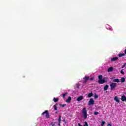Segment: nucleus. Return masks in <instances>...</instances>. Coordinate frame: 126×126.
<instances>
[{
	"instance_id": "nucleus-1",
	"label": "nucleus",
	"mask_w": 126,
	"mask_h": 126,
	"mask_svg": "<svg viewBox=\"0 0 126 126\" xmlns=\"http://www.w3.org/2000/svg\"><path fill=\"white\" fill-rule=\"evenodd\" d=\"M82 114L83 115L84 118L85 120L87 119V110H86V108H83L82 110Z\"/></svg>"
},
{
	"instance_id": "nucleus-2",
	"label": "nucleus",
	"mask_w": 126,
	"mask_h": 126,
	"mask_svg": "<svg viewBox=\"0 0 126 126\" xmlns=\"http://www.w3.org/2000/svg\"><path fill=\"white\" fill-rule=\"evenodd\" d=\"M108 82V80L107 79V78H104L103 79H100L98 80V83L99 84H104V83H106Z\"/></svg>"
},
{
	"instance_id": "nucleus-3",
	"label": "nucleus",
	"mask_w": 126,
	"mask_h": 126,
	"mask_svg": "<svg viewBox=\"0 0 126 126\" xmlns=\"http://www.w3.org/2000/svg\"><path fill=\"white\" fill-rule=\"evenodd\" d=\"M111 90H114L116 87H117V83H112L110 84Z\"/></svg>"
},
{
	"instance_id": "nucleus-4",
	"label": "nucleus",
	"mask_w": 126,
	"mask_h": 126,
	"mask_svg": "<svg viewBox=\"0 0 126 126\" xmlns=\"http://www.w3.org/2000/svg\"><path fill=\"white\" fill-rule=\"evenodd\" d=\"M45 114H46V118H47V119H49V117H50V115L49 114V112L48 111V110H46L45 112H44L43 113H42L41 114L42 116H44V115H45Z\"/></svg>"
},
{
	"instance_id": "nucleus-5",
	"label": "nucleus",
	"mask_w": 126,
	"mask_h": 126,
	"mask_svg": "<svg viewBox=\"0 0 126 126\" xmlns=\"http://www.w3.org/2000/svg\"><path fill=\"white\" fill-rule=\"evenodd\" d=\"M89 105H94V100L93 99V98H90L89 101Z\"/></svg>"
},
{
	"instance_id": "nucleus-6",
	"label": "nucleus",
	"mask_w": 126,
	"mask_h": 126,
	"mask_svg": "<svg viewBox=\"0 0 126 126\" xmlns=\"http://www.w3.org/2000/svg\"><path fill=\"white\" fill-rule=\"evenodd\" d=\"M89 78H90V77H85L83 78V79H84L83 81H84V83H86V82H87V81H88Z\"/></svg>"
},
{
	"instance_id": "nucleus-7",
	"label": "nucleus",
	"mask_w": 126,
	"mask_h": 126,
	"mask_svg": "<svg viewBox=\"0 0 126 126\" xmlns=\"http://www.w3.org/2000/svg\"><path fill=\"white\" fill-rule=\"evenodd\" d=\"M62 121V117L61 116H59L58 118V126H61V121Z\"/></svg>"
},
{
	"instance_id": "nucleus-8",
	"label": "nucleus",
	"mask_w": 126,
	"mask_h": 126,
	"mask_svg": "<svg viewBox=\"0 0 126 126\" xmlns=\"http://www.w3.org/2000/svg\"><path fill=\"white\" fill-rule=\"evenodd\" d=\"M118 59H119V58H118V57L112 58H111V62H115V61L118 60Z\"/></svg>"
},
{
	"instance_id": "nucleus-9",
	"label": "nucleus",
	"mask_w": 126,
	"mask_h": 126,
	"mask_svg": "<svg viewBox=\"0 0 126 126\" xmlns=\"http://www.w3.org/2000/svg\"><path fill=\"white\" fill-rule=\"evenodd\" d=\"M113 69H113V67H110L108 69L107 71H108V72H111V71H113Z\"/></svg>"
},
{
	"instance_id": "nucleus-10",
	"label": "nucleus",
	"mask_w": 126,
	"mask_h": 126,
	"mask_svg": "<svg viewBox=\"0 0 126 126\" xmlns=\"http://www.w3.org/2000/svg\"><path fill=\"white\" fill-rule=\"evenodd\" d=\"M114 100L116 101V102H117V103H120V100H119V98H118V96H115L114 97Z\"/></svg>"
},
{
	"instance_id": "nucleus-11",
	"label": "nucleus",
	"mask_w": 126,
	"mask_h": 126,
	"mask_svg": "<svg viewBox=\"0 0 126 126\" xmlns=\"http://www.w3.org/2000/svg\"><path fill=\"white\" fill-rule=\"evenodd\" d=\"M83 99V96H80L79 97H78L77 101H78V102H79L80 101H81V100H82Z\"/></svg>"
},
{
	"instance_id": "nucleus-12",
	"label": "nucleus",
	"mask_w": 126,
	"mask_h": 126,
	"mask_svg": "<svg viewBox=\"0 0 126 126\" xmlns=\"http://www.w3.org/2000/svg\"><path fill=\"white\" fill-rule=\"evenodd\" d=\"M108 88H109V85H106V86H105L104 87V91H106V90H108Z\"/></svg>"
},
{
	"instance_id": "nucleus-13",
	"label": "nucleus",
	"mask_w": 126,
	"mask_h": 126,
	"mask_svg": "<svg viewBox=\"0 0 126 126\" xmlns=\"http://www.w3.org/2000/svg\"><path fill=\"white\" fill-rule=\"evenodd\" d=\"M125 56H126V54H125V53H122V54H119V58H122V57H124Z\"/></svg>"
},
{
	"instance_id": "nucleus-14",
	"label": "nucleus",
	"mask_w": 126,
	"mask_h": 126,
	"mask_svg": "<svg viewBox=\"0 0 126 126\" xmlns=\"http://www.w3.org/2000/svg\"><path fill=\"white\" fill-rule=\"evenodd\" d=\"M70 100H71V97L70 96H69L68 99L66 100V102L67 103H68V102H70Z\"/></svg>"
},
{
	"instance_id": "nucleus-15",
	"label": "nucleus",
	"mask_w": 126,
	"mask_h": 126,
	"mask_svg": "<svg viewBox=\"0 0 126 126\" xmlns=\"http://www.w3.org/2000/svg\"><path fill=\"white\" fill-rule=\"evenodd\" d=\"M113 82H117L119 83L120 82V80L119 79H115L114 80H113Z\"/></svg>"
},
{
	"instance_id": "nucleus-16",
	"label": "nucleus",
	"mask_w": 126,
	"mask_h": 126,
	"mask_svg": "<svg viewBox=\"0 0 126 126\" xmlns=\"http://www.w3.org/2000/svg\"><path fill=\"white\" fill-rule=\"evenodd\" d=\"M125 81H126V79L125 78H122L121 79V82H122V83L123 82H125Z\"/></svg>"
},
{
	"instance_id": "nucleus-17",
	"label": "nucleus",
	"mask_w": 126,
	"mask_h": 126,
	"mask_svg": "<svg viewBox=\"0 0 126 126\" xmlns=\"http://www.w3.org/2000/svg\"><path fill=\"white\" fill-rule=\"evenodd\" d=\"M53 101L54 102H55V103H57V102L59 101V98H56L54 97L53 99Z\"/></svg>"
},
{
	"instance_id": "nucleus-18",
	"label": "nucleus",
	"mask_w": 126,
	"mask_h": 126,
	"mask_svg": "<svg viewBox=\"0 0 126 126\" xmlns=\"http://www.w3.org/2000/svg\"><path fill=\"white\" fill-rule=\"evenodd\" d=\"M88 96L89 98H91V97H92V96H93V93L89 94Z\"/></svg>"
},
{
	"instance_id": "nucleus-19",
	"label": "nucleus",
	"mask_w": 126,
	"mask_h": 126,
	"mask_svg": "<svg viewBox=\"0 0 126 126\" xmlns=\"http://www.w3.org/2000/svg\"><path fill=\"white\" fill-rule=\"evenodd\" d=\"M103 78V76L102 75H99L98 76V79L100 80V79H102Z\"/></svg>"
},
{
	"instance_id": "nucleus-20",
	"label": "nucleus",
	"mask_w": 126,
	"mask_h": 126,
	"mask_svg": "<svg viewBox=\"0 0 126 126\" xmlns=\"http://www.w3.org/2000/svg\"><path fill=\"white\" fill-rule=\"evenodd\" d=\"M84 124H85V125H84L83 126H88V124L87 123V122H85Z\"/></svg>"
},
{
	"instance_id": "nucleus-21",
	"label": "nucleus",
	"mask_w": 126,
	"mask_h": 126,
	"mask_svg": "<svg viewBox=\"0 0 126 126\" xmlns=\"http://www.w3.org/2000/svg\"><path fill=\"white\" fill-rule=\"evenodd\" d=\"M67 94V93H66L63 95V97L64 98L65 97V95Z\"/></svg>"
},
{
	"instance_id": "nucleus-22",
	"label": "nucleus",
	"mask_w": 126,
	"mask_h": 126,
	"mask_svg": "<svg viewBox=\"0 0 126 126\" xmlns=\"http://www.w3.org/2000/svg\"><path fill=\"white\" fill-rule=\"evenodd\" d=\"M54 110H55V111H57L58 110L56 105H54Z\"/></svg>"
},
{
	"instance_id": "nucleus-23",
	"label": "nucleus",
	"mask_w": 126,
	"mask_h": 126,
	"mask_svg": "<svg viewBox=\"0 0 126 126\" xmlns=\"http://www.w3.org/2000/svg\"><path fill=\"white\" fill-rule=\"evenodd\" d=\"M51 125L52 126H55V122H52L51 123Z\"/></svg>"
},
{
	"instance_id": "nucleus-24",
	"label": "nucleus",
	"mask_w": 126,
	"mask_h": 126,
	"mask_svg": "<svg viewBox=\"0 0 126 126\" xmlns=\"http://www.w3.org/2000/svg\"><path fill=\"white\" fill-rule=\"evenodd\" d=\"M94 98H95V99H97L98 98V95L96 94H94Z\"/></svg>"
},
{
	"instance_id": "nucleus-25",
	"label": "nucleus",
	"mask_w": 126,
	"mask_h": 126,
	"mask_svg": "<svg viewBox=\"0 0 126 126\" xmlns=\"http://www.w3.org/2000/svg\"><path fill=\"white\" fill-rule=\"evenodd\" d=\"M121 73H122V74H125V72H124L123 70H121Z\"/></svg>"
},
{
	"instance_id": "nucleus-26",
	"label": "nucleus",
	"mask_w": 126,
	"mask_h": 126,
	"mask_svg": "<svg viewBox=\"0 0 126 126\" xmlns=\"http://www.w3.org/2000/svg\"><path fill=\"white\" fill-rule=\"evenodd\" d=\"M98 114H99V113L97 112H94V115H95V116L98 115Z\"/></svg>"
},
{
	"instance_id": "nucleus-27",
	"label": "nucleus",
	"mask_w": 126,
	"mask_h": 126,
	"mask_svg": "<svg viewBox=\"0 0 126 126\" xmlns=\"http://www.w3.org/2000/svg\"><path fill=\"white\" fill-rule=\"evenodd\" d=\"M105 125V122L103 121L101 123V126H104Z\"/></svg>"
},
{
	"instance_id": "nucleus-28",
	"label": "nucleus",
	"mask_w": 126,
	"mask_h": 126,
	"mask_svg": "<svg viewBox=\"0 0 126 126\" xmlns=\"http://www.w3.org/2000/svg\"><path fill=\"white\" fill-rule=\"evenodd\" d=\"M126 64L125 63V64H124V65L122 66V68H124L125 67V66H126Z\"/></svg>"
},
{
	"instance_id": "nucleus-29",
	"label": "nucleus",
	"mask_w": 126,
	"mask_h": 126,
	"mask_svg": "<svg viewBox=\"0 0 126 126\" xmlns=\"http://www.w3.org/2000/svg\"><path fill=\"white\" fill-rule=\"evenodd\" d=\"M90 79L91 81H92L93 80V79H94V78L92 77V78H91Z\"/></svg>"
},
{
	"instance_id": "nucleus-30",
	"label": "nucleus",
	"mask_w": 126,
	"mask_h": 126,
	"mask_svg": "<svg viewBox=\"0 0 126 126\" xmlns=\"http://www.w3.org/2000/svg\"><path fill=\"white\" fill-rule=\"evenodd\" d=\"M107 126H112V125H111V124H108L107 125Z\"/></svg>"
},
{
	"instance_id": "nucleus-31",
	"label": "nucleus",
	"mask_w": 126,
	"mask_h": 126,
	"mask_svg": "<svg viewBox=\"0 0 126 126\" xmlns=\"http://www.w3.org/2000/svg\"><path fill=\"white\" fill-rule=\"evenodd\" d=\"M77 88H79V85H77V86H76Z\"/></svg>"
},
{
	"instance_id": "nucleus-32",
	"label": "nucleus",
	"mask_w": 126,
	"mask_h": 126,
	"mask_svg": "<svg viewBox=\"0 0 126 126\" xmlns=\"http://www.w3.org/2000/svg\"><path fill=\"white\" fill-rule=\"evenodd\" d=\"M78 125L79 126H82L81 125H80V124H79V123H78Z\"/></svg>"
},
{
	"instance_id": "nucleus-33",
	"label": "nucleus",
	"mask_w": 126,
	"mask_h": 126,
	"mask_svg": "<svg viewBox=\"0 0 126 126\" xmlns=\"http://www.w3.org/2000/svg\"><path fill=\"white\" fill-rule=\"evenodd\" d=\"M125 54H126V49L125 50Z\"/></svg>"
},
{
	"instance_id": "nucleus-34",
	"label": "nucleus",
	"mask_w": 126,
	"mask_h": 126,
	"mask_svg": "<svg viewBox=\"0 0 126 126\" xmlns=\"http://www.w3.org/2000/svg\"><path fill=\"white\" fill-rule=\"evenodd\" d=\"M62 107H64V105H63Z\"/></svg>"
},
{
	"instance_id": "nucleus-35",
	"label": "nucleus",
	"mask_w": 126,
	"mask_h": 126,
	"mask_svg": "<svg viewBox=\"0 0 126 126\" xmlns=\"http://www.w3.org/2000/svg\"><path fill=\"white\" fill-rule=\"evenodd\" d=\"M101 126H104V125H101Z\"/></svg>"
}]
</instances>
